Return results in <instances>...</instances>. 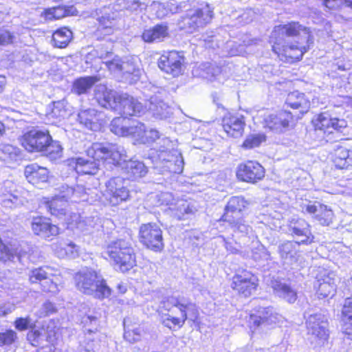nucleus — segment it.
Listing matches in <instances>:
<instances>
[{
    "instance_id": "obj_1",
    "label": "nucleus",
    "mask_w": 352,
    "mask_h": 352,
    "mask_svg": "<svg viewBox=\"0 0 352 352\" xmlns=\"http://www.w3.org/2000/svg\"><path fill=\"white\" fill-rule=\"evenodd\" d=\"M162 324L169 328L182 327L186 320H197L199 311L196 305L184 296H168L162 300L159 306Z\"/></svg>"
},
{
    "instance_id": "obj_2",
    "label": "nucleus",
    "mask_w": 352,
    "mask_h": 352,
    "mask_svg": "<svg viewBox=\"0 0 352 352\" xmlns=\"http://www.w3.org/2000/svg\"><path fill=\"white\" fill-rule=\"evenodd\" d=\"M104 257H109L115 267L126 272L135 265L136 258L132 241L130 239H117L110 241L103 252Z\"/></svg>"
},
{
    "instance_id": "obj_3",
    "label": "nucleus",
    "mask_w": 352,
    "mask_h": 352,
    "mask_svg": "<svg viewBox=\"0 0 352 352\" xmlns=\"http://www.w3.org/2000/svg\"><path fill=\"white\" fill-rule=\"evenodd\" d=\"M74 281L77 289L83 294L98 298L108 297L111 294L102 275L94 270L86 268L79 271L74 276Z\"/></svg>"
},
{
    "instance_id": "obj_4",
    "label": "nucleus",
    "mask_w": 352,
    "mask_h": 352,
    "mask_svg": "<svg viewBox=\"0 0 352 352\" xmlns=\"http://www.w3.org/2000/svg\"><path fill=\"white\" fill-rule=\"evenodd\" d=\"M162 142L163 145L157 148L155 168L162 173H182L184 162L182 153L174 148L173 142L168 138H164Z\"/></svg>"
},
{
    "instance_id": "obj_5",
    "label": "nucleus",
    "mask_w": 352,
    "mask_h": 352,
    "mask_svg": "<svg viewBox=\"0 0 352 352\" xmlns=\"http://www.w3.org/2000/svg\"><path fill=\"white\" fill-rule=\"evenodd\" d=\"M247 201L242 197H232L225 208L221 221L227 222L234 233L247 234L251 230L241 217V211L246 207Z\"/></svg>"
},
{
    "instance_id": "obj_6",
    "label": "nucleus",
    "mask_w": 352,
    "mask_h": 352,
    "mask_svg": "<svg viewBox=\"0 0 352 352\" xmlns=\"http://www.w3.org/2000/svg\"><path fill=\"white\" fill-rule=\"evenodd\" d=\"M311 124L314 129L309 131V136L316 142H322L325 139L327 133L331 134L342 132L347 126L344 119L329 118L324 114H320L312 119Z\"/></svg>"
},
{
    "instance_id": "obj_7",
    "label": "nucleus",
    "mask_w": 352,
    "mask_h": 352,
    "mask_svg": "<svg viewBox=\"0 0 352 352\" xmlns=\"http://www.w3.org/2000/svg\"><path fill=\"white\" fill-rule=\"evenodd\" d=\"M87 154L91 157L102 160V163L109 160V163L116 165L127 161L126 151L123 146L118 144L94 143L87 149Z\"/></svg>"
},
{
    "instance_id": "obj_8",
    "label": "nucleus",
    "mask_w": 352,
    "mask_h": 352,
    "mask_svg": "<svg viewBox=\"0 0 352 352\" xmlns=\"http://www.w3.org/2000/svg\"><path fill=\"white\" fill-rule=\"evenodd\" d=\"M213 16V10L206 3L201 7L191 10L182 18L179 23V28L186 32L193 33L208 24Z\"/></svg>"
},
{
    "instance_id": "obj_9",
    "label": "nucleus",
    "mask_w": 352,
    "mask_h": 352,
    "mask_svg": "<svg viewBox=\"0 0 352 352\" xmlns=\"http://www.w3.org/2000/svg\"><path fill=\"white\" fill-rule=\"evenodd\" d=\"M309 341L314 346H322L329 336V323L327 317L321 314L309 316Z\"/></svg>"
},
{
    "instance_id": "obj_10",
    "label": "nucleus",
    "mask_w": 352,
    "mask_h": 352,
    "mask_svg": "<svg viewBox=\"0 0 352 352\" xmlns=\"http://www.w3.org/2000/svg\"><path fill=\"white\" fill-rule=\"evenodd\" d=\"M140 241L147 248L155 252L164 248L162 230L156 223L143 224L140 228Z\"/></svg>"
},
{
    "instance_id": "obj_11",
    "label": "nucleus",
    "mask_w": 352,
    "mask_h": 352,
    "mask_svg": "<svg viewBox=\"0 0 352 352\" xmlns=\"http://www.w3.org/2000/svg\"><path fill=\"white\" fill-rule=\"evenodd\" d=\"M125 182V179L120 177H113L106 182L103 196L110 204L116 206L129 199V191Z\"/></svg>"
},
{
    "instance_id": "obj_12",
    "label": "nucleus",
    "mask_w": 352,
    "mask_h": 352,
    "mask_svg": "<svg viewBox=\"0 0 352 352\" xmlns=\"http://www.w3.org/2000/svg\"><path fill=\"white\" fill-rule=\"evenodd\" d=\"M336 276L334 272L322 269L314 284L316 295L320 299L333 296L336 290Z\"/></svg>"
},
{
    "instance_id": "obj_13",
    "label": "nucleus",
    "mask_w": 352,
    "mask_h": 352,
    "mask_svg": "<svg viewBox=\"0 0 352 352\" xmlns=\"http://www.w3.org/2000/svg\"><path fill=\"white\" fill-rule=\"evenodd\" d=\"M264 176V168L256 161H247L237 167L236 177L241 181L254 184Z\"/></svg>"
},
{
    "instance_id": "obj_14",
    "label": "nucleus",
    "mask_w": 352,
    "mask_h": 352,
    "mask_svg": "<svg viewBox=\"0 0 352 352\" xmlns=\"http://www.w3.org/2000/svg\"><path fill=\"white\" fill-rule=\"evenodd\" d=\"M116 111L123 116H140L146 107L138 99L127 94H120Z\"/></svg>"
},
{
    "instance_id": "obj_15",
    "label": "nucleus",
    "mask_w": 352,
    "mask_h": 352,
    "mask_svg": "<svg viewBox=\"0 0 352 352\" xmlns=\"http://www.w3.org/2000/svg\"><path fill=\"white\" fill-rule=\"evenodd\" d=\"M50 140L48 131L34 129L24 134L22 145L29 152L43 151Z\"/></svg>"
},
{
    "instance_id": "obj_16",
    "label": "nucleus",
    "mask_w": 352,
    "mask_h": 352,
    "mask_svg": "<svg viewBox=\"0 0 352 352\" xmlns=\"http://www.w3.org/2000/svg\"><path fill=\"white\" fill-rule=\"evenodd\" d=\"M183 63L184 57L175 51L162 55L158 60L160 69L173 76L182 74Z\"/></svg>"
},
{
    "instance_id": "obj_17",
    "label": "nucleus",
    "mask_w": 352,
    "mask_h": 352,
    "mask_svg": "<svg viewBox=\"0 0 352 352\" xmlns=\"http://www.w3.org/2000/svg\"><path fill=\"white\" fill-rule=\"evenodd\" d=\"M62 197L72 201H89L92 202L96 199L97 194L91 189H86L82 186L78 185L75 188L68 186H62Z\"/></svg>"
},
{
    "instance_id": "obj_18",
    "label": "nucleus",
    "mask_w": 352,
    "mask_h": 352,
    "mask_svg": "<svg viewBox=\"0 0 352 352\" xmlns=\"http://www.w3.org/2000/svg\"><path fill=\"white\" fill-rule=\"evenodd\" d=\"M256 279L253 274L245 272L236 274L232 279V287L245 297L250 296L256 289Z\"/></svg>"
},
{
    "instance_id": "obj_19",
    "label": "nucleus",
    "mask_w": 352,
    "mask_h": 352,
    "mask_svg": "<svg viewBox=\"0 0 352 352\" xmlns=\"http://www.w3.org/2000/svg\"><path fill=\"white\" fill-rule=\"evenodd\" d=\"M279 320V316L273 312L270 307H259L256 314L250 316L249 324L250 328L267 327L276 323Z\"/></svg>"
},
{
    "instance_id": "obj_20",
    "label": "nucleus",
    "mask_w": 352,
    "mask_h": 352,
    "mask_svg": "<svg viewBox=\"0 0 352 352\" xmlns=\"http://www.w3.org/2000/svg\"><path fill=\"white\" fill-rule=\"evenodd\" d=\"M120 94L100 85L95 89V98L101 107L116 111Z\"/></svg>"
},
{
    "instance_id": "obj_21",
    "label": "nucleus",
    "mask_w": 352,
    "mask_h": 352,
    "mask_svg": "<svg viewBox=\"0 0 352 352\" xmlns=\"http://www.w3.org/2000/svg\"><path fill=\"white\" fill-rule=\"evenodd\" d=\"M292 120L293 116L290 112L282 111L276 114L269 115L265 119V122L267 127L271 131L280 133L289 129Z\"/></svg>"
},
{
    "instance_id": "obj_22",
    "label": "nucleus",
    "mask_w": 352,
    "mask_h": 352,
    "mask_svg": "<svg viewBox=\"0 0 352 352\" xmlns=\"http://www.w3.org/2000/svg\"><path fill=\"white\" fill-rule=\"evenodd\" d=\"M245 121L243 116L228 113L223 118L222 126L228 136L237 138L242 136Z\"/></svg>"
},
{
    "instance_id": "obj_23",
    "label": "nucleus",
    "mask_w": 352,
    "mask_h": 352,
    "mask_svg": "<svg viewBox=\"0 0 352 352\" xmlns=\"http://www.w3.org/2000/svg\"><path fill=\"white\" fill-rule=\"evenodd\" d=\"M272 47L280 60L285 63H292L299 60L304 54L302 50L296 45H282L280 43L276 41Z\"/></svg>"
},
{
    "instance_id": "obj_24",
    "label": "nucleus",
    "mask_w": 352,
    "mask_h": 352,
    "mask_svg": "<svg viewBox=\"0 0 352 352\" xmlns=\"http://www.w3.org/2000/svg\"><path fill=\"white\" fill-rule=\"evenodd\" d=\"M102 160H98L88 155L87 157H79L72 158L70 165L74 166V169L78 174L94 175L98 171Z\"/></svg>"
},
{
    "instance_id": "obj_25",
    "label": "nucleus",
    "mask_w": 352,
    "mask_h": 352,
    "mask_svg": "<svg viewBox=\"0 0 352 352\" xmlns=\"http://www.w3.org/2000/svg\"><path fill=\"white\" fill-rule=\"evenodd\" d=\"M68 201V199L62 197V191L60 190V194L56 195L51 200L44 199L42 204L52 215L62 218L69 213Z\"/></svg>"
},
{
    "instance_id": "obj_26",
    "label": "nucleus",
    "mask_w": 352,
    "mask_h": 352,
    "mask_svg": "<svg viewBox=\"0 0 352 352\" xmlns=\"http://www.w3.org/2000/svg\"><path fill=\"white\" fill-rule=\"evenodd\" d=\"M12 183L9 181L0 186V203L6 208H15L23 204V199L17 191L10 189Z\"/></svg>"
},
{
    "instance_id": "obj_27",
    "label": "nucleus",
    "mask_w": 352,
    "mask_h": 352,
    "mask_svg": "<svg viewBox=\"0 0 352 352\" xmlns=\"http://www.w3.org/2000/svg\"><path fill=\"white\" fill-rule=\"evenodd\" d=\"M32 228L35 234L45 239L56 236L59 232L58 226L52 224L49 219L41 217L33 218Z\"/></svg>"
},
{
    "instance_id": "obj_28",
    "label": "nucleus",
    "mask_w": 352,
    "mask_h": 352,
    "mask_svg": "<svg viewBox=\"0 0 352 352\" xmlns=\"http://www.w3.org/2000/svg\"><path fill=\"white\" fill-rule=\"evenodd\" d=\"M171 215L177 220L188 219L190 216L195 214L198 209L196 204L193 201L186 200H177L173 207H168Z\"/></svg>"
},
{
    "instance_id": "obj_29",
    "label": "nucleus",
    "mask_w": 352,
    "mask_h": 352,
    "mask_svg": "<svg viewBox=\"0 0 352 352\" xmlns=\"http://www.w3.org/2000/svg\"><path fill=\"white\" fill-rule=\"evenodd\" d=\"M146 107L154 117L159 119H165L172 113L170 107L158 96H151Z\"/></svg>"
},
{
    "instance_id": "obj_30",
    "label": "nucleus",
    "mask_w": 352,
    "mask_h": 352,
    "mask_svg": "<svg viewBox=\"0 0 352 352\" xmlns=\"http://www.w3.org/2000/svg\"><path fill=\"white\" fill-rule=\"evenodd\" d=\"M101 113L89 109L80 111L78 114V121L84 127L91 131H98L101 126Z\"/></svg>"
},
{
    "instance_id": "obj_31",
    "label": "nucleus",
    "mask_w": 352,
    "mask_h": 352,
    "mask_svg": "<svg viewBox=\"0 0 352 352\" xmlns=\"http://www.w3.org/2000/svg\"><path fill=\"white\" fill-rule=\"evenodd\" d=\"M98 27L96 31L97 36L111 35L118 30L117 19L114 13H105L98 18Z\"/></svg>"
},
{
    "instance_id": "obj_32",
    "label": "nucleus",
    "mask_w": 352,
    "mask_h": 352,
    "mask_svg": "<svg viewBox=\"0 0 352 352\" xmlns=\"http://www.w3.org/2000/svg\"><path fill=\"white\" fill-rule=\"evenodd\" d=\"M24 174L30 183L36 185L47 181L49 171L46 168L32 164L25 167Z\"/></svg>"
},
{
    "instance_id": "obj_33",
    "label": "nucleus",
    "mask_w": 352,
    "mask_h": 352,
    "mask_svg": "<svg viewBox=\"0 0 352 352\" xmlns=\"http://www.w3.org/2000/svg\"><path fill=\"white\" fill-rule=\"evenodd\" d=\"M87 331L85 349L87 352H98L102 346H105L106 336L96 329H86Z\"/></svg>"
},
{
    "instance_id": "obj_34",
    "label": "nucleus",
    "mask_w": 352,
    "mask_h": 352,
    "mask_svg": "<svg viewBox=\"0 0 352 352\" xmlns=\"http://www.w3.org/2000/svg\"><path fill=\"white\" fill-rule=\"evenodd\" d=\"M87 331L85 349L87 352H98L102 346H105L106 336L96 329H86Z\"/></svg>"
},
{
    "instance_id": "obj_35",
    "label": "nucleus",
    "mask_w": 352,
    "mask_h": 352,
    "mask_svg": "<svg viewBox=\"0 0 352 352\" xmlns=\"http://www.w3.org/2000/svg\"><path fill=\"white\" fill-rule=\"evenodd\" d=\"M309 214H312L313 218L322 226H328L331 222L333 217L331 210L316 201L311 205L309 204Z\"/></svg>"
},
{
    "instance_id": "obj_36",
    "label": "nucleus",
    "mask_w": 352,
    "mask_h": 352,
    "mask_svg": "<svg viewBox=\"0 0 352 352\" xmlns=\"http://www.w3.org/2000/svg\"><path fill=\"white\" fill-rule=\"evenodd\" d=\"M168 35V27L166 25L158 24L153 28L144 30L142 34V38L146 43L161 42Z\"/></svg>"
},
{
    "instance_id": "obj_37",
    "label": "nucleus",
    "mask_w": 352,
    "mask_h": 352,
    "mask_svg": "<svg viewBox=\"0 0 352 352\" xmlns=\"http://www.w3.org/2000/svg\"><path fill=\"white\" fill-rule=\"evenodd\" d=\"M271 287L277 296L283 298L287 302L292 303L296 300V292L286 284L277 280H272L271 281Z\"/></svg>"
},
{
    "instance_id": "obj_38",
    "label": "nucleus",
    "mask_w": 352,
    "mask_h": 352,
    "mask_svg": "<svg viewBox=\"0 0 352 352\" xmlns=\"http://www.w3.org/2000/svg\"><path fill=\"white\" fill-rule=\"evenodd\" d=\"M54 250L60 258L69 257L74 258L78 256L79 248L72 242L60 241L53 245Z\"/></svg>"
},
{
    "instance_id": "obj_39",
    "label": "nucleus",
    "mask_w": 352,
    "mask_h": 352,
    "mask_svg": "<svg viewBox=\"0 0 352 352\" xmlns=\"http://www.w3.org/2000/svg\"><path fill=\"white\" fill-rule=\"evenodd\" d=\"M333 162L338 168H347L352 166V152L345 148H338L335 151Z\"/></svg>"
},
{
    "instance_id": "obj_40",
    "label": "nucleus",
    "mask_w": 352,
    "mask_h": 352,
    "mask_svg": "<svg viewBox=\"0 0 352 352\" xmlns=\"http://www.w3.org/2000/svg\"><path fill=\"white\" fill-rule=\"evenodd\" d=\"M99 80L100 78L97 76H87L78 78L74 82L72 90L78 95L87 94L94 85Z\"/></svg>"
},
{
    "instance_id": "obj_41",
    "label": "nucleus",
    "mask_w": 352,
    "mask_h": 352,
    "mask_svg": "<svg viewBox=\"0 0 352 352\" xmlns=\"http://www.w3.org/2000/svg\"><path fill=\"white\" fill-rule=\"evenodd\" d=\"M0 159L7 163L17 162L21 159V151L11 144L0 145Z\"/></svg>"
},
{
    "instance_id": "obj_42",
    "label": "nucleus",
    "mask_w": 352,
    "mask_h": 352,
    "mask_svg": "<svg viewBox=\"0 0 352 352\" xmlns=\"http://www.w3.org/2000/svg\"><path fill=\"white\" fill-rule=\"evenodd\" d=\"M69 115L65 100H58L53 103L50 111L47 113V119L53 123L64 119Z\"/></svg>"
},
{
    "instance_id": "obj_43",
    "label": "nucleus",
    "mask_w": 352,
    "mask_h": 352,
    "mask_svg": "<svg viewBox=\"0 0 352 352\" xmlns=\"http://www.w3.org/2000/svg\"><path fill=\"white\" fill-rule=\"evenodd\" d=\"M58 270L49 266L36 268L31 271L30 280L32 283H37L38 281L45 282L49 278L55 276Z\"/></svg>"
},
{
    "instance_id": "obj_44",
    "label": "nucleus",
    "mask_w": 352,
    "mask_h": 352,
    "mask_svg": "<svg viewBox=\"0 0 352 352\" xmlns=\"http://www.w3.org/2000/svg\"><path fill=\"white\" fill-rule=\"evenodd\" d=\"M72 38V32L67 28L57 30L52 35V42L54 47L65 48Z\"/></svg>"
},
{
    "instance_id": "obj_45",
    "label": "nucleus",
    "mask_w": 352,
    "mask_h": 352,
    "mask_svg": "<svg viewBox=\"0 0 352 352\" xmlns=\"http://www.w3.org/2000/svg\"><path fill=\"white\" fill-rule=\"evenodd\" d=\"M323 3L329 9L340 10V13L335 16L336 21L342 23L352 19L351 16L345 14L342 11V8L346 7V0H324Z\"/></svg>"
},
{
    "instance_id": "obj_46",
    "label": "nucleus",
    "mask_w": 352,
    "mask_h": 352,
    "mask_svg": "<svg viewBox=\"0 0 352 352\" xmlns=\"http://www.w3.org/2000/svg\"><path fill=\"white\" fill-rule=\"evenodd\" d=\"M298 245V242L287 241L279 246V252L284 262L287 264H292L296 261V245Z\"/></svg>"
},
{
    "instance_id": "obj_47",
    "label": "nucleus",
    "mask_w": 352,
    "mask_h": 352,
    "mask_svg": "<svg viewBox=\"0 0 352 352\" xmlns=\"http://www.w3.org/2000/svg\"><path fill=\"white\" fill-rule=\"evenodd\" d=\"M129 320H124V338L129 342H135L140 340L143 329L140 325H132L128 323Z\"/></svg>"
},
{
    "instance_id": "obj_48",
    "label": "nucleus",
    "mask_w": 352,
    "mask_h": 352,
    "mask_svg": "<svg viewBox=\"0 0 352 352\" xmlns=\"http://www.w3.org/2000/svg\"><path fill=\"white\" fill-rule=\"evenodd\" d=\"M129 120L123 116L115 118L110 124L111 131L119 136H127Z\"/></svg>"
},
{
    "instance_id": "obj_49",
    "label": "nucleus",
    "mask_w": 352,
    "mask_h": 352,
    "mask_svg": "<svg viewBox=\"0 0 352 352\" xmlns=\"http://www.w3.org/2000/svg\"><path fill=\"white\" fill-rule=\"evenodd\" d=\"M74 221H76V228L81 232H90L95 227L98 219L94 217H83L79 214H75L73 216Z\"/></svg>"
},
{
    "instance_id": "obj_50",
    "label": "nucleus",
    "mask_w": 352,
    "mask_h": 352,
    "mask_svg": "<svg viewBox=\"0 0 352 352\" xmlns=\"http://www.w3.org/2000/svg\"><path fill=\"white\" fill-rule=\"evenodd\" d=\"M125 168L127 173L135 178L143 177L147 173L146 167L140 161H126Z\"/></svg>"
},
{
    "instance_id": "obj_51",
    "label": "nucleus",
    "mask_w": 352,
    "mask_h": 352,
    "mask_svg": "<svg viewBox=\"0 0 352 352\" xmlns=\"http://www.w3.org/2000/svg\"><path fill=\"white\" fill-rule=\"evenodd\" d=\"M145 129L146 127L143 123L135 120H129L127 136L131 135L140 142L145 133Z\"/></svg>"
},
{
    "instance_id": "obj_52",
    "label": "nucleus",
    "mask_w": 352,
    "mask_h": 352,
    "mask_svg": "<svg viewBox=\"0 0 352 352\" xmlns=\"http://www.w3.org/2000/svg\"><path fill=\"white\" fill-rule=\"evenodd\" d=\"M103 63L111 72H121L122 73H131L132 72L131 69H126V66L129 65V63L122 61L117 56H113L111 60H107Z\"/></svg>"
},
{
    "instance_id": "obj_53",
    "label": "nucleus",
    "mask_w": 352,
    "mask_h": 352,
    "mask_svg": "<svg viewBox=\"0 0 352 352\" xmlns=\"http://www.w3.org/2000/svg\"><path fill=\"white\" fill-rule=\"evenodd\" d=\"M45 155L52 160L59 159L62 156L63 148L58 142L53 141L52 139L47 142L44 150Z\"/></svg>"
},
{
    "instance_id": "obj_54",
    "label": "nucleus",
    "mask_w": 352,
    "mask_h": 352,
    "mask_svg": "<svg viewBox=\"0 0 352 352\" xmlns=\"http://www.w3.org/2000/svg\"><path fill=\"white\" fill-rule=\"evenodd\" d=\"M304 30L305 28L298 23H291L278 27L274 33L276 34L277 32H279L283 35L285 34L287 36H293L299 34L300 31Z\"/></svg>"
},
{
    "instance_id": "obj_55",
    "label": "nucleus",
    "mask_w": 352,
    "mask_h": 352,
    "mask_svg": "<svg viewBox=\"0 0 352 352\" xmlns=\"http://www.w3.org/2000/svg\"><path fill=\"white\" fill-rule=\"evenodd\" d=\"M266 141V136L263 133H254L247 136L242 146L247 149L253 148L260 146Z\"/></svg>"
},
{
    "instance_id": "obj_56",
    "label": "nucleus",
    "mask_w": 352,
    "mask_h": 352,
    "mask_svg": "<svg viewBox=\"0 0 352 352\" xmlns=\"http://www.w3.org/2000/svg\"><path fill=\"white\" fill-rule=\"evenodd\" d=\"M44 14L47 20L59 19L69 15V10L62 6H58L46 10Z\"/></svg>"
},
{
    "instance_id": "obj_57",
    "label": "nucleus",
    "mask_w": 352,
    "mask_h": 352,
    "mask_svg": "<svg viewBox=\"0 0 352 352\" xmlns=\"http://www.w3.org/2000/svg\"><path fill=\"white\" fill-rule=\"evenodd\" d=\"M162 139L163 138L160 139V133L157 130H155V129L146 130L145 129V133H144L140 143L151 144V143L155 142L157 140H158L159 142L157 144H159V146H158V148H159L160 146L163 145V142H162Z\"/></svg>"
},
{
    "instance_id": "obj_58",
    "label": "nucleus",
    "mask_w": 352,
    "mask_h": 352,
    "mask_svg": "<svg viewBox=\"0 0 352 352\" xmlns=\"http://www.w3.org/2000/svg\"><path fill=\"white\" fill-rule=\"evenodd\" d=\"M304 94L298 91L289 93L286 99V103L294 109L298 108L304 101Z\"/></svg>"
},
{
    "instance_id": "obj_59",
    "label": "nucleus",
    "mask_w": 352,
    "mask_h": 352,
    "mask_svg": "<svg viewBox=\"0 0 352 352\" xmlns=\"http://www.w3.org/2000/svg\"><path fill=\"white\" fill-rule=\"evenodd\" d=\"M16 333L13 330L0 332V346H9L16 339Z\"/></svg>"
},
{
    "instance_id": "obj_60",
    "label": "nucleus",
    "mask_w": 352,
    "mask_h": 352,
    "mask_svg": "<svg viewBox=\"0 0 352 352\" xmlns=\"http://www.w3.org/2000/svg\"><path fill=\"white\" fill-rule=\"evenodd\" d=\"M159 205L168 206L169 207H173L175 204V200L172 193L168 192H160L156 195Z\"/></svg>"
},
{
    "instance_id": "obj_61",
    "label": "nucleus",
    "mask_w": 352,
    "mask_h": 352,
    "mask_svg": "<svg viewBox=\"0 0 352 352\" xmlns=\"http://www.w3.org/2000/svg\"><path fill=\"white\" fill-rule=\"evenodd\" d=\"M342 321L352 320V298H348L344 300L342 308Z\"/></svg>"
},
{
    "instance_id": "obj_62",
    "label": "nucleus",
    "mask_w": 352,
    "mask_h": 352,
    "mask_svg": "<svg viewBox=\"0 0 352 352\" xmlns=\"http://www.w3.org/2000/svg\"><path fill=\"white\" fill-rule=\"evenodd\" d=\"M43 290L46 292L56 293L58 291V285L52 279V277L49 278L42 284Z\"/></svg>"
},
{
    "instance_id": "obj_63",
    "label": "nucleus",
    "mask_w": 352,
    "mask_h": 352,
    "mask_svg": "<svg viewBox=\"0 0 352 352\" xmlns=\"http://www.w3.org/2000/svg\"><path fill=\"white\" fill-rule=\"evenodd\" d=\"M142 6H145L140 0H124V6L126 9L131 11H136Z\"/></svg>"
},
{
    "instance_id": "obj_64",
    "label": "nucleus",
    "mask_w": 352,
    "mask_h": 352,
    "mask_svg": "<svg viewBox=\"0 0 352 352\" xmlns=\"http://www.w3.org/2000/svg\"><path fill=\"white\" fill-rule=\"evenodd\" d=\"M13 36L12 34L6 30H0V44L8 45L12 42Z\"/></svg>"
}]
</instances>
